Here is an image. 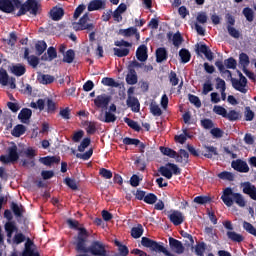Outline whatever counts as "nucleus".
<instances>
[{"label": "nucleus", "instance_id": "obj_31", "mask_svg": "<svg viewBox=\"0 0 256 256\" xmlns=\"http://www.w3.org/2000/svg\"><path fill=\"white\" fill-rule=\"evenodd\" d=\"M62 61L63 63H68V64L73 63V61H75V50L73 49L67 50L66 53H64L63 55Z\"/></svg>", "mask_w": 256, "mask_h": 256}, {"label": "nucleus", "instance_id": "obj_6", "mask_svg": "<svg viewBox=\"0 0 256 256\" xmlns=\"http://www.w3.org/2000/svg\"><path fill=\"white\" fill-rule=\"evenodd\" d=\"M159 173L166 179H171L174 175H181V168L174 163H168L159 168Z\"/></svg>", "mask_w": 256, "mask_h": 256}, {"label": "nucleus", "instance_id": "obj_64", "mask_svg": "<svg viewBox=\"0 0 256 256\" xmlns=\"http://www.w3.org/2000/svg\"><path fill=\"white\" fill-rule=\"evenodd\" d=\"M195 253L198 256H203L205 255V243H200L198 245H196L195 247Z\"/></svg>", "mask_w": 256, "mask_h": 256}, {"label": "nucleus", "instance_id": "obj_24", "mask_svg": "<svg viewBox=\"0 0 256 256\" xmlns=\"http://www.w3.org/2000/svg\"><path fill=\"white\" fill-rule=\"evenodd\" d=\"M31 115H33V111L29 108H23L18 114V119L21 123H28L29 119H31Z\"/></svg>", "mask_w": 256, "mask_h": 256}, {"label": "nucleus", "instance_id": "obj_63", "mask_svg": "<svg viewBox=\"0 0 256 256\" xmlns=\"http://www.w3.org/2000/svg\"><path fill=\"white\" fill-rule=\"evenodd\" d=\"M85 9H87V6H85V4H80L74 11V15L73 18L75 20H77L78 17H81V14L83 13V11H85Z\"/></svg>", "mask_w": 256, "mask_h": 256}, {"label": "nucleus", "instance_id": "obj_13", "mask_svg": "<svg viewBox=\"0 0 256 256\" xmlns=\"http://www.w3.org/2000/svg\"><path fill=\"white\" fill-rule=\"evenodd\" d=\"M243 193L248 195L250 199L256 201V187L251 182H244L242 183Z\"/></svg>", "mask_w": 256, "mask_h": 256}, {"label": "nucleus", "instance_id": "obj_7", "mask_svg": "<svg viewBox=\"0 0 256 256\" xmlns=\"http://www.w3.org/2000/svg\"><path fill=\"white\" fill-rule=\"evenodd\" d=\"M231 83L235 91H239L244 94L247 93V78L243 76V73L239 72V79L231 78Z\"/></svg>", "mask_w": 256, "mask_h": 256}, {"label": "nucleus", "instance_id": "obj_40", "mask_svg": "<svg viewBox=\"0 0 256 256\" xmlns=\"http://www.w3.org/2000/svg\"><path fill=\"white\" fill-rule=\"evenodd\" d=\"M160 151L163 155H166L167 157H170L171 159H176L177 152L171 148L167 147H160Z\"/></svg>", "mask_w": 256, "mask_h": 256}, {"label": "nucleus", "instance_id": "obj_51", "mask_svg": "<svg viewBox=\"0 0 256 256\" xmlns=\"http://www.w3.org/2000/svg\"><path fill=\"white\" fill-rule=\"evenodd\" d=\"M244 17H246V19L251 23L253 22V18H254V13H253V9L246 7L243 9L242 11Z\"/></svg>", "mask_w": 256, "mask_h": 256}, {"label": "nucleus", "instance_id": "obj_4", "mask_svg": "<svg viewBox=\"0 0 256 256\" xmlns=\"http://www.w3.org/2000/svg\"><path fill=\"white\" fill-rule=\"evenodd\" d=\"M215 66L222 75H227L228 79H230L232 74L231 71L227 69H237V60H235L233 57H230L224 60V64L223 61H216Z\"/></svg>", "mask_w": 256, "mask_h": 256}, {"label": "nucleus", "instance_id": "obj_14", "mask_svg": "<svg viewBox=\"0 0 256 256\" xmlns=\"http://www.w3.org/2000/svg\"><path fill=\"white\" fill-rule=\"evenodd\" d=\"M232 169L235 171H238L239 173H249V165L247 162L237 159L235 161H232Z\"/></svg>", "mask_w": 256, "mask_h": 256}, {"label": "nucleus", "instance_id": "obj_3", "mask_svg": "<svg viewBox=\"0 0 256 256\" xmlns=\"http://www.w3.org/2000/svg\"><path fill=\"white\" fill-rule=\"evenodd\" d=\"M141 245L147 249H151V251H155L156 253H164L166 256H175L169 252L167 248L161 245V243L147 237H142Z\"/></svg>", "mask_w": 256, "mask_h": 256}, {"label": "nucleus", "instance_id": "obj_56", "mask_svg": "<svg viewBox=\"0 0 256 256\" xmlns=\"http://www.w3.org/2000/svg\"><path fill=\"white\" fill-rule=\"evenodd\" d=\"M89 145H91V139L90 138H84L82 140V142L80 143V145L78 146V151L80 153H83V151H85V149L87 147H89Z\"/></svg>", "mask_w": 256, "mask_h": 256}, {"label": "nucleus", "instance_id": "obj_34", "mask_svg": "<svg viewBox=\"0 0 256 256\" xmlns=\"http://www.w3.org/2000/svg\"><path fill=\"white\" fill-rule=\"evenodd\" d=\"M38 81L42 85H50V83H53V81H55V77L49 74H42L38 77Z\"/></svg>", "mask_w": 256, "mask_h": 256}, {"label": "nucleus", "instance_id": "obj_49", "mask_svg": "<svg viewBox=\"0 0 256 256\" xmlns=\"http://www.w3.org/2000/svg\"><path fill=\"white\" fill-rule=\"evenodd\" d=\"M227 31L229 33V36L233 37L234 39H239V37H241V33L239 32V30L231 25H227Z\"/></svg>", "mask_w": 256, "mask_h": 256}, {"label": "nucleus", "instance_id": "obj_22", "mask_svg": "<svg viewBox=\"0 0 256 256\" xmlns=\"http://www.w3.org/2000/svg\"><path fill=\"white\" fill-rule=\"evenodd\" d=\"M39 161L40 163H42V165H46V167H51V165L59 163V161H61V158L57 156H46L41 157Z\"/></svg>", "mask_w": 256, "mask_h": 256}, {"label": "nucleus", "instance_id": "obj_48", "mask_svg": "<svg viewBox=\"0 0 256 256\" xmlns=\"http://www.w3.org/2000/svg\"><path fill=\"white\" fill-rule=\"evenodd\" d=\"M184 134H180L178 136H175V141L176 143H180V145H183L185 143V141H187V137L190 139L191 136L189 135V133H187V130L183 131Z\"/></svg>", "mask_w": 256, "mask_h": 256}, {"label": "nucleus", "instance_id": "obj_8", "mask_svg": "<svg viewBox=\"0 0 256 256\" xmlns=\"http://www.w3.org/2000/svg\"><path fill=\"white\" fill-rule=\"evenodd\" d=\"M88 253L94 256H107V250L105 249V244L103 242L94 241L89 247Z\"/></svg>", "mask_w": 256, "mask_h": 256}, {"label": "nucleus", "instance_id": "obj_2", "mask_svg": "<svg viewBox=\"0 0 256 256\" xmlns=\"http://www.w3.org/2000/svg\"><path fill=\"white\" fill-rule=\"evenodd\" d=\"M39 9H41V4H39L37 0H27L21 5L17 17H21V15H25L26 13H30V15L37 17Z\"/></svg>", "mask_w": 256, "mask_h": 256}, {"label": "nucleus", "instance_id": "obj_46", "mask_svg": "<svg viewBox=\"0 0 256 256\" xmlns=\"http://www.w3.org/2000/svg\"><path fill=\"white\" fill-rule=\"evenodd\" d=\"M115 246L118 247L119 253L121 256H128L129 255V248L127 246L121 244L119 241H115Z\"/></svg>", "mask_w": 256, "mask_h": 256}, {"label": "nucleus", "instance_id": "obj_1", "mask_svg": "<svg viewBox=\"0 0 256 256\" xmlns=\"http://www.w3.org/2000/svg\"><path fill=\"white\" fill-rule=\"evenodd\" d=\"M221 199L226 207H232L234 203L239 207H245V205H247L243 195L241 193L233 192V189L229 187L223 191Z\"/></svg>", "mask_w": 256, "mask_h": 256}, {"label": "nucleus", "instance_id": "obj_57", "mask_svg": "<svg viewBox=\"0 0 256 256\" xmlns=\"http://www.w3.org/2000/svg\"><path fill=\"white\" fill-rule=\"evenodd\" d=\"M169 81L172 87H177V85H179V78L177 77V73L171 71L169 74Z\"/></svg>", "mask_w": 256, "mask_h": 256}, {"label": "nucleus", "instance_id": "obj_38", "mask_svg": "<svg viewBox=\"0 0 256 256\" xmlns=\"http://www.w3.org/2000/svg\"><path fill=\"white\" fill-rule=\"evenodd\" d=\"M102 85L105 87H119V82L115 81L113 78L104 77L101 81Z\"/></svg>", "mask_w": 256, "mask_h": 256}, {"label": "nucleus", "instance_id": "obj_54", "mask_svg": "<svg viewBox=\"0 0 256 256\" xmlns=\"http://www.w3.org/2000/svg\"><path fill=\"white\" fill-rule=\"evenodd\" d=\"M78 231L79 232L76 241H87V237H89L87 230L85 228H78Z\"/></svg>", "mask_w": 256, "mask_h": 256}, {"label": "nucleus", "instance_id": "obj_41", "mask_svg": "<svg viewBox=\"0 0 256 256\" xmlns=\"http://www.w3.org/2000/svg\"><path fill=\"white\" fill-rule=\"evenodd\" d=\"M239 63L241 65V67H243V69H247V67H249V55L245 54V53H241L239 55Z\"/></svg>", "mask_w": 256, "mask_h": 256}, {"label": "nucleus", "instance_id": "obj_35", "mask_svg": "<svg viewBox=\"0 0 256 256\" xmlns=\"http://www.w3.org/2000/svg\"><path fill=\"white\" fill-rule=\"evenodd\" d=\"M179 57L181 58L182 63H189V61H191V52L185 48H182L179 51Z\"/></svg>", "mask_w": 256, "mask_h": 256}, {"label": "nucleus", "instance_id": "obj_23", "mask_svg": "<svg viewBox=\"0 0 256 256\" xmlns=\"http://www.w3.org/2000/svg\"><path fill=\"white\" fill-rule=\"evenodd\" d=\"M138 77L137 72L133 68H128V74L126 75V83L128 85H137Z\"/></svg>", "mask_w": 256, "mask_h": 256}, {"label": "nucleus", "instance_id": "obj_28", "mask_svg": "<svg viewBox=\"0 0 256 256\" xmlns=\"http://www.w3.org/2000/svg\"><path fill=\"white\" fill-rule=\"evenodd\" d=\"M87 21H89V14L85 13L80 20L78 21V23L82 26V27H86L87 31H93V29H95V26L93 25V23L87 24Z\"/></svg>", "mask_w": 256, "mask_h": 256}, {"label": "nucleus", "instance_id": "obj_9", "mask_svg": "<svg viewBox=\"0 0 256 256\" xmlns=\"http://www.w3.org/2000/svg\"><path fill=\"white\" fill-rule=\"evenodd\" d=\"M21 5L18 2H15V0H0V11L2 13H13L15 11V7H19Z\"/></svg>", "mask_w": 256, "mask_h": 256}, {"label": "nucleus", "instance_id": "obj_21", "mask_svg": "<svg viewBox=\"0 0 256 256\" xmlns=\"http://www.w3.org/2000/svg\"><path fill=\"white\" fill-rule=\"evenodd\" d=\"M169 58V53L165 47H160L156 50V63H163Z\"/></svg>", "mask_w": 256, "mask_h": 256}, {"label": "nucleus", "instance_id": "obj_15", "mask_svg": "<svg viewBox=\"0 0 256 256\" xmlns=\"http://www.w3.org/2000/svg\"><path fill=\"white\" fill-rule=\"evenodd\" d=\"M107 7V2L105 0H92L88 4V11H101Z\"/></svg>", "mask_w": 256, "mask_h": 256}, {"label": "nucleus", "instance_id": "obj_26", "mask_svg": "<svg viewBox=\"0 0 256 256\" xmlns=\"http://www.w3.org/2000/svg\"><path fill=\"white\" fill-rule=\"evenodd\" d=\"M226 235L230 241H233V243H243V241H245V237L233 230L228 231Z\"/></svg>", "mask_w": 256, "mask_h": 256}, {"label": "nucleus", "instance_id": "obj_18", "mask_svg": "<svg viewBox=\"0 0 256 256\" xmlns=\"http://www.w3.org/2000/svg\"><path fill=\"white\" fill-rule=\"evenodd\" d=\"M24 59L28 61V64L30 65V67H33V69L37 68V66L39 65V57L35 55L29 56V48H25Z\"/></svg>", "mask_w": 256, "mask_h": 256}, {"label": "nucleus", "instance_id": "obj_29", "mask_svg": "<svg viewBox=\"0 0 256 256\" xmlns=\"http://www.w3.org/2000/svg\"><path fill=\"white\" fill-rule=\"evenodd\" d=\"M87 240H76V251L78 253H89V248H87Z\"/></svg>", "mask_w": 256, "mask_h": 256}, {"label": "nucleus", "instance_id": "obj_20", "mask_svg": "<svg viewBox=\"0 0 256 256\" xmlns=\"http://www.w3.org/2000/svg\"><path fill=\"white\" fill-rule=\"evenodd\" d=\"M136 57L138 61L145 62L149 55H147V46L145 44L140 45L136 50Z\"/></svg>", "mask_w": 256, "mask_h": 256}, {"label": "nucleus", "instance_id": "obj_61", "mask_svg": "<svg viewBox=\"0 0 256 256\" xmlns=\"http://www.w3.org/2000/svg\"><path fill=\"white\" fill-rule=\"evenodd\" d=\"M122 143H124V145H135L137 147V145H139L141 141L139 139L125 137L122 140Z\"/></svg>", "mask_w": 256, "mask_h": 256}, {"label": "nucleus", "instance_id": "obj_16", "mask_svg": "<svg viewBox=\"0 0 256 256\" xmlns=\"http://www.w3.org/2000/svg\"><path fill=\"white\" fill-rule=\"evenodd\" d=\"M10 72L16 77H23V74L27 73V68H25V65L21 63L13 64L10 66Z\"/></svg>", "mask_w": 256, "mask_h": 256}, {"label": "nucleus", "instance_id": "obj_42", "mask_svg": "<svg viewBox=\"0 0 256 256\" xmlns=\"http://www.w3.org/2000/svg\"><path fill=\"white\" fill-rule=\"evenodd\" d=\"M141 235H143V226L140 224L137 227H133L131 229V236L134 239H139V237H141Z\"/></svg>", "mask_w": 256, "mask_h": 256}, {"label": "nucleus", "instance_id": "obj_11", "mask_svg": "<svg viewBox=\"0 0 256 256\" xmlns=\"http://www.w3.org/2000/svg\"><path fill=\"white\" fill-rule=\"evenodd\" d=\"M98 121H101L102 123H115V121H117V116L111 111L101 110L98 115Z\"/></svg>", "mask_w": 256, "mask_h": 256}, {"label": "nucleus", "instance_id": "obj_60", "mask_svg": "<svg viewBox=\"0 0 256 256\" xmlns=\"http://www.w3.org/2000/svg\"><path fill=\"white\" fill-rule=\"evenodd\" d=\"M225 119H228L229 121H237V119H239V112L235 110H231L228 113L226 112Z\"/></svg>", "mask_w": 256, "mask_h": 256}, {"label": "nucleus", "instance_id": "obj_12", "mask_svg": "<svg viewBox=\"0 0 256 256\" xmlns=\"http://www.w3.org/2000/svg\"><path fill=\"white\" fill-rule=\"evenodd\" d=\"M111 98L107 94L98 95L94 99V104L98 109H107Z\"/></svg>", "mask_w": 256, "mask_h": 256}, {"label": "nucleus", "instance_id": "obj_33", "mask_svg": "<svg viewBox=\"0 0 256 256\" xmlns=\"http://www.w3.org/2000/svg\"><path fill=\"white\" fill-rule=\"evenodd\" d=\"M26 131L27 128H25L23 124H18L13 128L11 134L13 135V137H21V135H25Z\"/></svg>", "mask_w": 256, "mask_h": 256}, {"label": "nucleus", "instance_id": "obj_10", "mask_svg": "<svg viewBox=\"0 0 256 256\" xmlns=\"http://www.w3.org/2000/svg\"><path fill=\"white\" fill-rule=\"evenodd\" d=\"M169 246L171 251L177 253V255H183V253H185V246H183V243L173 237L169 238Z\"/></svg>", "mask_w": 256, "mask_h": 256}, {"label": "nucleus", "instance_id": "obj_59", "mask_svg": "<svg viewBox=\"0 0 256 256\" xmlns=\"http://www.w3.org/2000/svg\"><path fill=\"white\" fill-rule=\"evenodd\" d=\"M213 111L216 115H221V117H227V109L223 108V106L216 105L213 108Z\"/></svg>", "mask_w": 256, "mask_h": 256}, {"label": "nucleus", "instance_id": "obj_37", "mask_svg": "<svg viewBox=\"0 0 256 256\" xmlns=\"http://www.w3.org/2000/svg\"><path fill=\"white\" fill-rule=\"evenodd\" d=\"M0 85H3V87L9 85V74L5 69H0Z\"/></svg>", "mask_w": 256, "mask_h": 256}, {"label": "nucleus", "instance_id": "obj_58", "mask_svg": "<svg viewBox=\"0 0 256 256\" xmlns=\"http://www.w3.org/2000/svg\"><path fill=\"white\" fill-rule=\"evenodd\" d=\"M209 201H211L209 196H197L194 198V203H197L198 205H205V203H209Z\"/></svg>", "mask_w": 256, "mask_h": 256}, {"label": "nucleus", "instance_id": "obj_25", "mask_svg": "<svg viewBox=\"0 0 256 256\" xmlns=\"http://www.w3.org/2000/svg\"><path fill=\"white\" fill-rule=\"evenodd\" d=\"M63 15H65L63 8L54 7L50 11V16L53 21H61V19H63Z\"/></svg>", "mask_w": 256, "mask_h": 256}, {"label": "nucleus", "instance_id": "obj_44", "mask_svg": "<svg viewBox=\"0 0 256 256\" xmlns=\"http://www.w3.org/2000/svg\"><path fill=\"white\" fill-rule=\"evenodd\" d=\"M206 153L204 154V157H207V159H213V155H218L217 148L215 146H206Z\"/></svg>", "mask_w": 256, "mask_h": 256}, {"label": "nucleus", "instance_id": "obj_50", "mask_svg": "<svg viewBox=\"0 0 256 256\" xmlns=\"http://www.w3.org/2000/svg\"><path fill=\"white\" fill-rule=\"evenodd\" d=\"M144 203H147L148 205H155L157 203V195L153 193H149L144 197Z\"/></svg>", "mask_w": 256, "mask_h": 256}, {"label": "nucleus", "instance_id": "obj_52", "mask_svg": "<svg viewBox=\"0 0 256 256\" xmlns=\"http://www.w3.org/2000/svg\"><path fill=\"white\" fill-rule=\"evenodd\" d=\"M114 55H116V57H127V55H129V49L128 48H114Z\"/></svg>", "mask_w": 256, "mask_h": 256}, {"label": "nucleus", "instance_id": "obj_30", "mask_svg": "<svg viewBox=\"0 0 256 256\" xmlns=\"http://www.w3.org/2000/svg\"><path fill=\"white\" fill-rule=\"evenodd\" d=\"M53 59H57V50L54 47H49L47 50V54H44L42 56V61H53Z\"/></svg>", "mask_w": 256, "mask_h": 256}, {"label": "nucleus", "instance_id": "obj_47", "mask_svg": "<svg viewBox=\"0 0 256 256\" xmlns=\"http://www.w3.org/2000/svg\"><path fill=\"white\" fill-rule=\"evenodd\" d=\"M137 33V28L135 27H130L128 29H121L120 30V35H123V37H133Z\"/></svg>", "mask_w": 256, "mask_h": 256}, {"label": "nucleus", "instance_id": "obj_45", "mask_svg": "<svg viewBox=\"0 0 256 256\" xmlns=\"http://www.w3.org/2000/svg\"><path fill=\"white\" fill-rule=\"evenodd\" d=\"M243 229L249 233L250 235H253L254 237H256V228L253 227V224L247 222V221H244L243 222Z\"/></svg>", "mask_w": 256, "mask_h": 256}, {"label": "nucleus", "instance_id": "obj_5", "mask_svg": "<svg viewBox=\"0 0 256 256\" xmlns=\"http://www.w3.org/2000/svg\"><path fill=\"white\" fill-rule=\"evenodd\" d=\"M17 145L13 144L12 146L8 147L7 154L0 156V162L4 165H9L11 163L12 165L17 163L19 161V152Z\"/></svg>", "mask_w": 256, "mask_h": 256}, {"label": "nucleus", "instance_id": "obj_53", "mask_svg": "<svg viewBox=\"0 0 256 256\" xmlns=\"http://www.w3.org/2000/svg\"><path fill=\"white\" fill-rule=\"evenodd\" d=\"M245 121H253L255 119V112L251 110V107L247 106L244 112Z\"/></svg>", "mask_w": 256, "mask_h": 256}, {"label": "nucleus", "instance_id": "obj_17", "mask_svg": "<svg viewBox=\"0 0 256 256\" xmlns=\"http://www.w3.org/2000/svg\"><path fill=\"white\" fill-rule=\"evenodd\" d=\"M169 220L173 225H181L183 223V213L180 211L174 210L171 212V214L168 215Z\"/></svg>", "mask_w": 256, "mask_h": 256}, {"label": "nucleus", "instance_id": "obj_27", "mask_svg": "<svg viewBox=\"0 0 256 256\" xmlns=\"http://www.w3.org/2000/svg\"><path fill=\"white\" fill-rule=\"evenodd\" d=\"M4 229L8 239H11V237H13V234L16 233V231H18L15 222H6L4 225Z\"/></svg>", "mask_w": 256, "mask_h": 256}, {"label": "nucleus", "instance_id": "obj_55", "mask_svg": "<svg viewBox=\"0 0 256 256\" xmlns=\"http://www.w3.org/2000/svg\"><path fill=\"white\" fill-rule=\"evenodd\" d=\"M219 179H223L225 181H233V179H235V176L233 175V173L231 172H221L220 174H218Z\"/></svg>", "mask_w": 256, "mask_h": 256}, {"label": "nucleus", "instance_id": "obj_36", "mask_svg": "<svg viewBox=\"0 0 256 256\" xmlns=\"http://www.w3.org/2000/svg\"><path fill=\"white\" fill-rule=\"evenodd\" d=\"M35 49H36L37 55L41 56L47 50V43L45 41H38L35 44Z\"/></svg>", "mask_w": 256, "mask_h": 256}, {"label": "nucleus", "instance_id": "obj_19", "mask_svg": "<svg viewBox=\"0 0 256 256\" xmlns=\"http://www.w3.org/2000/svg\"><path fill=\"white\" fill-rule=\"evenodd\" d=\"M126 104L133 113H139V109H141V105L139 104V100L133 96H130L126 100Z\"/></svg>", "mask_w": 256, "mask_h": 256}, {"label": "nucleus", "instance_id": "obj_39", "mask_svg": "<svg viewBox=\"0 0 256 256\" xmlns=\"http://www.w3.org/2000/svg\"><path fill=\"white\" fill-rule=\"evenodd\" d=\"M10 207L15 217H23V206H19V204L12 202Z\"/></svg>", "mask_w": 256, "mask_h": 256}, {"label": "nucleus", "instance_id": "obj_43", "mask_svg": "<svg viewBox=\"0 0 256 256\" xmlns=\"http://www.w3.org/2000/svg\"><path fill=\"white\" fill-rule=\"evenodd\" d=\"M124 122L126 123V125H128V127L133 129L134 131H141V126H139V123H137L136 121L130 118H124Z\"/></svg>", "mask_w": 256, "mask_h": 256}, {"label": "nucleus", "instance_id": "obj_62", "mask_svg": "<svg viewBox=\"0 0 256 256\" xmlns=\"http://www.w3.org/2000/svg\"><path fill=\"white\" fill-rule=\"evenodd\" d=\"M99 175H101L103 179H111L113 177V172L105 168H100Z\"/></svg>", "mask_w": 256, "mask_h": 256}, {"label": "nucleus", "instance_id": "obj_32", "mask_svg": "<svg viewBox=\"0 0 256 256\" xmlns=\"http://www.w3.org/2000/svg\"><path fill=\"white\" fill-rule=\"evenodd\" d=\"M150 113H152L154 117H161V115H163V110H161V107H159V104H157V102H151Z\"/></svg>", "mask_w": 256, "mask_h": 256}]
</instances>
